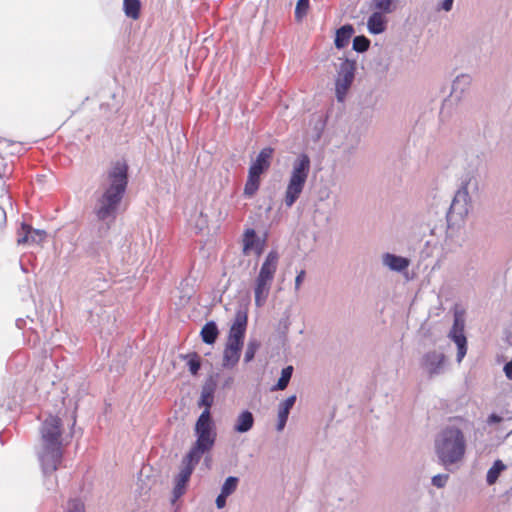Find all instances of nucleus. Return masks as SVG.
I'll use <instances>...</instances> for the list:
<instances>
[{
    "label": "nucleus",
    "instance_id": "obj_1",
    "mask_svg": "<svg viewBox=\"0 0 512 512\" xmlns=\"http://www.w3.org/2000/svg\"><path fill=\"white\" fill-rule=\"evenodd\" d=\"M86 253L91 259L92 263L96 265L99 270L90 273L86 284L83 288V302H90L86 304V308L91 317V323L94 325H101L105 318V312H102V305L106 301L104 292L108 288L106 276L109 273V266L111 264L110 255L108 253V244L104 241H92L86 248Z\"/></svg>",
    "mask_w": 512,
    "mask_h": 512
},
{
    "label": "nucleus",
    "instance_id": "obj_2",
    "mask_svg": "<svg viewBox=\"0 0 512 512\" xmlns=\"http://www.w3.org/2000/svg\"><path fill=\"white\" fill-rule=\"evenodd\" d=\"M128 184V166L123 161L111 165L103 177L93 212L101 226V235L114 223Z\"/></svg>",
    "mask_w": 512,
    "mask_h": 512
},
{
    "label": "nucleus",
    "instance_id": "obj_3",
    "mask_svg": "<svg viewBox=\"0 0 512 512\" xmlns=\"http://www.w3.org/2000/svg\"><path fill=\"white\" fill-rule=\"evenodd\" d=\"M40 447L38 458L44 475L55 472L61 463L62 450V422L57 416L50 415L40 428Z\"/></svg>",
    "mask_w": 512,
    "mask_h": 512
},
{
    "label": "nucleus",
    "instance_id": "obj_4",
    "mask_svg": "<svg viewBox=\"0 0 512 512\" xmlns=\"http://www.w3.org/2000/svg\"><path fill=\"white\" fill-rule=\"evenodd\" d=\"M467 428V422L463 421V429ZM467 439L460 427L448 425L441 429L434 439V450L439 462L449 467L461 462L466 453Z\"/></svg>",
    "mask_w": 512,
    "mask_h": 512
},
{
    "label": "nucleus",
    "instance_id": "obj_5",
    "mask_svg": "<svg viewBox=\"0 0 512 512\" xmlns=\"http://www.w3.org/2000/svg\"><path fill=\"white\" fill-rule=\"evenodd\" d=\"M478 180L474 176H467L461 181L456 191L449 211L447 221L449 226H460L469 213L472 204V195L478 191Z\"/></svg>",
    "mask_w": 512,
    "mask_h": 512
},
{
    "label": "nucleus",
    "instance_id": "obj_6",
    "mask_svg": "<svg viewBox=\"0 0 512 512\" xmlns=\"http://www.w3.org/2000/svg\"><path fill=\"white\" fill-rule=\"evenodd\" d=\"M194 430L196 442L187 454L189 459L200 461L202 455L212 449L216 440L215 425L210 411L204 410L200 414Z\"/></svg>",
    "mask_w": 512,
    "mask_h": 512
},
{
    "label": "nucleus",
    "instance_id": "obj_7",
    "mask_svg": "<svg viewBox=\"0 0 512 512\" xmlns=\"http://www.w3.org/2000/svg\"><path fill=\"white\" fill-rule=\"evenodd\" d=\"M310 171V159L306 154L299 155L292 164L285 189L283 204L291 208L302 194Z\"/></svg>",
    "mask_w": 512,
    "mask_h": 512
},
{
    "label": "nucleus",
    "instance_id": "obj_8",
    "mask_svg": "<svg viewBox=\"0 0 512 512\" xmlns=\"http://www.w3.org/2000/svg\"><path fill=\"white\" fill-rule=\"evenodd\" d=\"M273 153V148L265 147L259 152L256 159L251 163L248 171V177L244 186L245 197L252 198L258 191L261 183V175L269 169Z\"/></svg>",
    "mask_w": 512,
    "mask_h": 512
},
{
    "label": "nucleus",
    "instance_id": "obj_9",
    "mask_svg": "<svg viewBox=\"0 0 512 512\" xmlns=\"http://www.w3.org/2000/svg\"><path fill=\"white\" fill-rule=\"evenodd\" d=\"M419 365L429 379H434L447 372L449 360L443 352L430 350L422 355Z\"/></svg>",
    "mask_w": 512,
    "mask_h": 512
},
{
    "label": "nucleus",
    "instance_id": "obj_10",
    "mask_svg": "<svg viewBox=\"0 0 512 512\" xmlns=\"http://www.w3.org/2000/svg\"><path fill=\"white\" fill-rule=\"evenodd\" d=\"M356 64L351 60H344L339 64L335 80V94L339 102H343L353 84L355 78Z\"/></svg>",
    "mask_w": 512,
    "mask_h": 512
},
{
    "label": "nucleus",
    "instance_id": "obj_11",
    "mask_svg": "<svg viewBox=\"0 0 512 512\" xmlns=\"http://www.w3.org/2000/svg\"><path fill=\"white\" fill-rule=\"evenodd\" d=\"M465 320L461 312L456 311L452 328L448 333V338L457 346L456 360L460 363L467 353V339L464 334Z\"/></svg>",
    "mask_w": 512,
    "mask_h": 512
},
{
    "label": "nucleus",
    "instance_id": "obj_12",
    "mask_svg": "<svg viewBox=\"0 0 512 512\" xmlns=\"http://www.w3.org/2000/svg\"><path fill=\"white\" fill-rule=\"evenodd\" d=\"M199 461H194L188 458V454L183 458L180 471L175 478V486L173 489V501L180 498L186 491L187 483L191 477V474L195 466Z\"/></svg>",
    "mask_w": 512,
    "mask_h": 512
},
{
    "label": "nucleus",
    "instance_id": "obj_13",
    "mask_svg": "<svg viewBox=\"0 0 512 512\" xmlns=\"http://www.w3.org/2000/svg\"><path fill=\"white\" fill-rule=\"evenodd\" d=\"M279 262V254L272 250L270 251L264 262L261 265L260 271L256 277V280L266 284L267 286L271 287L275 273L277 271Z\"/></svg>",
    "mask_w": 512,
    "mask_h": 512
},
{
    "label": "nucleus",
    "instance_id": "obj_14",
    "mask_svg": "<svg viewBox=\"0 0 512 512\" xmlns=\"http://www.w3.org/2000/svg\"><path fill=\"white\" fill-rule=\"evenodd\" d=\"M47 233L44 230L34 229L30 225L26 223H22L20 229L18 230V239L17 243L19 245L24 244H40L46 238Z\"/></svg>",
    "mask_w": 512,
    "mask_h": 512
},
{
    "label": "nucleus",
    "instance_id": "obj_15",
    "mask_svg": "<svg viewBox=\"0 0 512 512\" xmlns=\"http://www.w3.org/2000/svg\"><path fill=\"white\" fill-rule=\"evenodd\" d=\"M472 84V77L469 74H460L452 82L450 97L455 101H460L469 91Z\"/></svg>",
    "mask_w": 512,
    "mask_h": 512
},
{
    "label": "nucleus",
    "instance_id": "obj_16",
    "mask_svg": "<svg viewBox=\"0 0 512 512\" xmlns=\"http://www.w3.org/2000/svg\"><path fill=\"white\" fill-rule=\"evenodd\" d=\"M263 249V243L254 229H247L243 235V252L246 255L254 252L260 254Z\"/></svg>",
    "mask_w": 512,
    "mask_h": 512
},
{
    "label": "nucleus",
    "instance_id": "obj_17",
    "mask_svg": "<svg viewBox=\"0 0 512 512\" xmlns=\"http://www.w3.org/2000/svg\"><path fill=\"white\" fill-rule=\"evenodd\" d=\"M382 263L391 271L403 272L408 268L410 261L408 258L402 256H398L392 253H385L382 256Z\"/></svg>",
    "mask_w": 512,
    "mask_h": 512
},
{
    "label": "nucleus",
    "instance_id": "obj_18",
    "mask_svg": "<svg viewBox=\"0 0 512 512\" xmlns=\"http://www.w3.org/2000/svg\"><path fill=\"white\" fill-rule=\"evenodd\" d=\"M295 402L296 395H291L279 404L278 422L276 426L277 431L280 432L285 428L290 410L294 406Z\"/></svg>",
    "mask_w": 512,
    "mask_h": 512
},
{
    "label": "nucleus",
    "instance_id": "obj_19",
    "mask_svg": "<svg viewBox=\"0 0 512 512\" xmlns=\"http://www.w3.org/2000/svg\"><path fill=\"white\" fill-rule=\"evenodd\" d=\"M254 425V416L248 411H242L236 418L234 431L237 433H246L252 429Z\"/></svg>",
    "mask_w": 512,
    "mask_h": 512
},
{
    "label": "nucleus",
    "instance_id": "obj_20",
    "mask_svg": "<svg viewBox=\"0 0 512 512\" xmlns=\"http://www.w3.org/2000/svg\"><path fill=\"white\" fill-rule=\"evenodd\" d=\"M387 20L380 12H373L367 21V29L371 34L377 35L385 31Z\"/></svg>",
    "mask_w": 512,
    "mask_h": 512
},
{
    "label": "nucleus",
    "instance_id": "obj_21",
    "mask_svg": "<svg viewBox=\"0 0 512 512\" xmlns=\"http://www.w3.org/2000/svg\"><path fill=\"white\" fill-rule=\"evenodd\" d=\"M216 389L215 382L211 379L207 381L201 391V396L199 400V406H204L205 410L210 411V408L214 401V392Z\"/></svg>",
    "mask_w": 512,
    "mask_h": 512
},
{
    "label": "nucleus",
    "instance_id": "obj_22",
    "mask_svg": "<svg viewBox=\"0 0 512 512\" xmlns=\"http://www.w3.org/2000/svg\"><path fill=\"white\" fill-rule=\"evenodd\" d=\"M354 33V28L350 24L343 25L336 31L335 46L338 49L346 47Z\"/></svg>",
    "mask_w": 512,
    "mask_h": 512
},
{
    "label": "nucleus",
    "instance_id": "obj_23",
    "mask_svg": "<svg viewBox=\"0 0 512 512\" xmlns=\"http://www.w3.org/2000/svg\"><path fill=\"white\" fill-rule=\"evenodd\" d=\"M271 287L266 284L255 279L254 283V295H255V305L257 307H262L270 293Z\"/></svg>",
    "mask_w": 512,
    "mask_h": 512
},
{
    "label": "nucleus",
    "instance_id": "obj_24",
    "mask_svg": "<svg viewBox=\"0 0 512 512\" xmlns=\"http://www.w3.org/2000/svg\"><path fill=\"white\" fill-rule=\"evenodd\" d=\"M200 334L204 343L213 344L219 334L216 323L214 321L207 322L203 326Z\"/></svg>",
    "mask_w": 512,
    "mask_h": 512
},
{
    "label": "nucleus",
    "instance_id": "obj_25",
    "mask_svg": "<svg viewBox=\"0 0 512 512\" xmlns=\"http://www.w3.org/2000/svg\"><path fill=\"white\" fill-rule=\"evenodd\" d=\"M240 353H241V351H239V350L225 347L224 354H223V367H225V368L234 367L240 359Z\"/></svg>",
    "mask_w": 512,
    "mask_h": 512
},
{
    "label": "nucleus",
    "instance_id": "obj_26",
    "mask_svg": "<svg viewBox=\"0 0 512 512\" xmlns=\"http://www.w3.org/2000/svg\"><path fill=\"white\" fill-rule=\"evenodd\" d=\"M506 469L505 464L501 460H496L492 467L488 470L486 481L489 485L494 484L502 471Z\"/></svg>",
    "mask_w": 512,
    "mask_h": 512
},
{
    "label": "nucleus",
    "instance_id": "obj_27",
    "mask_svg": "<svg viewBox=\"0 0 512 512\" xmlns=\"http://www.w3.org/2000/svg\"><path fill=\"white\" fill-rule=\"evenodd\" d=\"M397 0H373V8L375 12L392 13L396 8Z\"/></svg>",
    "mask_w": 512,
    "mask_h": 512
},
{
    "label": "nucleus",
    "instance_id": "obj_28",
    "mask_svg": "<svg viewBox=\"0 0 512 512\" xmlns=\"http://www.w3.org/2000/svg\"><path fill=\"white\" fill-rule=\"evenodd\" d=\"M293 370H294L293 366H291V365L283 368L281 371V376L278 379L277 384L273 387L272 390H284L288 386V384L291 380Z\"/></svg>",
    "mask_w": 512,
    "mask_h": 512
},
{
    "label": "nucleus",
    "instance_id": "obj_29",
    "mask_svg": "<svg viewBox=\"0 0 512 512\" xmlns=\"http://www.w3.org/2000/svg\"><path fill=\"white\" fill-rule=\"evenodd\" d=\"M124 11L126 16L137 19L140 13V1L139 0H124Z\"/></svg>",
    "mask_w": 512,
    "mask_h": 512
},
{
    "label": "nucleus",
    "instance_id": "obj_30",
    "mask_svg": "<svg viewBox=\"0 0 512 512\" xmlns=\"http://www.w3.org/2000/svg\"><path fill=\"white\" fill-rule=\"evenodd\" d=\"M238 483H239V479L237 477L229 476L228 478H226V480L222 484L220 493L229 497L236 491V489L238 487Z\"/></svg>",
    "mask_w": 512,
    "mask_h": 512
},
{
    "label": "nucleus",
    "instance_id": "obj_31",
    "mask_svg": "<svg viewBox=\"0 0 512 512\" xmlns=\"http://www.w3.org/2000/svg\"><path fill=\"white\" fill-rule=\"evenodd\" d=\"M247 319L248 317L246 310L239 309L235 313V318L231 327L246 330Z\"/></svg>",
    "mask_w": 512,
    "mask_h": 512
},
{
    "label": "nucleus",
    "instance_id": "obj_32",
    "mask_svg": "<svg viewBox=\"0 0 512 512\" xmlns=\"http://www.w3.org/2000/svg\"><path fill=\"white\" fill-rule=\"evenodd\" d=\"M369 46H370V40L363 35L356 36L353 39V49L356 52L363 53L369 48Z\"/></svg>",
    "mask_w": 512,
    "mask_h": 512
},
{
    "label": "nucleus",
    "instance_id": "obj_33",
    "mask_svg": "<svg viewBox=\"0 0 512 512\" xmlns=\"http://www.w3.org/2000/svg\"><path fill=\"white\" fill-rule=\"evenodd\" d=\"M260 347V343L257 340H250L247 344L245 355H244V361L246 363H249L253 360L255 353Z\"/></svg>",
    "mask_w": 512,
    "mask_h": 512
},
{
    "label": "nucleus",
    "instance_id": "obj_34",
    "mask_svg": "<svg viewBox=\"0 0 512 512\" xmlns=\"http://www.w3.org/2000/svg\"><path fill=\"white\" fill-rule=\"evenodd\" d=\"M187 357L189 358L187 365H188L190 373L192 375L198 374L200 367H201V362H200L199 356L194 353L192 355H188Z\"/></svg>",
    "mask_w": 512,
    "mask_h": 512
},
{
    "label": "nucleus",
    "instance_id": "obj_35",
    "mask_svg": "<svg viewBox=\"0 0 512 512\" xmlns=\"http://www.w3.org/2000/svg\"><path fill=\"white\" fill-rule=\"evenodd\" d=\"M309 0H298L295 8V18L301 20L307 13Z\"/></svg>",
    "mask_w": 512,
    "mask_h": 512
},
{
    "label": "nucleus",
    "instance_id": "obj_36",
    "mask_svg": "<svg viewBox=\"0 0 512 512\" xmlns=\"http://www.w3.org/2000/svg\"><path fill=\"white\" fill-rule=\"evenodd\" d=\"M66 512H84V504L78 499H73L69 501Z\"/></svg>",
    "mask_w": 512,
    "mask_h": 512
},
{
    "label": "nucleus",
    "instance_id": "obj_37",
    "mask_svg": "<svg viewBox=\"0 0 512 512\" xmlns=\"http://www.w3.org/2000/svg\"><path fill=\"white\" fill-rule=\"evenodd\" d=\"M449 476L447 474H438L432 477V484L437 488H442L446 485Z\"/></svg>",
    "mask_w": 512,
    "mask_h": 512
},
{
    "label": "nucleus",
    "instance_id": "obj_38",
    "mask_svg": "<svg viewBox=\"0 0 512 512\" xmlns=\"http://www.w3.org/2000/svg\"><path fill=\"white\" fill-rule=\"evenodd\" d=\"M242 346H243V340L228 337V341L226 344L227 348H232V349L241 351Z\"/></svg>",
    "mask_w": 512,
    "mask_h": 512
},
{
    "label": "nucleus",
    "instance_id": "obj_39",
    "mask_svg": "<svg viewBox=\"0 0 512 512\" xmlns=\"http://www.w3.org/2000/svg\"><path fill=\"white\" fill-rule=\"evenodd\" d=\"M208 225V219L206 215H203V213H200L197 221H196V228L198 231H203Z\"/></svg>",
    "mask_w": 512,
    "mask_h": 512
},
{
    "label": "nucleus",
    "instance_id": "obj_40",
    "mask_svg": "<svg viewBox=\"0 0 512 512\" xmlns=\"http://www.w3.org/2000/svg\"><path fill=\"white\" fill-rule=\"evenodd\" d=\"M245 332L246 330L231 327L229 331V337L244 340Z\"/></svg>",
    "mask_w": 512,
    "mask_h": 512
},
{
    "label": "nucleus",
    "instance_id": "obj_41",
    "mask_svg": "<svg viewBox=\"0 0 512 512\" xmlns=\"http://www.w3.org/2000/svg\"><path fill=\"white\" fill-rule=\"evenodd\" d=\"M454 0H443L440 4L437 6V10H443L445 12H449L453 8Z\"/></svg>",
    "mask_w": 512,
    "mask_h": 512
},
{
    "label": "nucleus",
    "instance_id": "obj_42",
    "mask_svg": "<svg viewBox=\"0 0 512 512\" xmlns=\"http://www.w3.org/2000/svg\"><path fill=\"white\" fill-rule=\"evenodd\" d=\"M305 275H306V273H305V271H304V270H301V271L297 274V276H296V278H295V291H296V292L300 290V287H301L302 282H303V280H304V278H305Z\"/></svg>",
    "mask_w": 512,
    "mask_h": 512
},
{
    "label": "nucleus",
    "instance_id": "obj_43",
    "mask_svg": "<svg viewBox=\"0 0 512 512\" xmlns=\"http://www.w3.org/2000/svg\"><path fill=\"white\" fill-rule=\"evenodd\" d=\"M227 496L223 495L222 493H220L217 498H216V501H215V504H216V507L218 509H222L226 506V500H227Z\"/></svg>",
    "mask_w": 512,
    "mask_h": 512
},
{
    "label": "nucleus",
    "instance_id": "obj_44",
    "mask_svg": "<svg viewBox=\"0 0 512 512\" xmlns=\"http://www.w3.org/2000/svg\"><path fill=\"white\" fill-rule=\"evenodd\" d=\"M504 373L508 379L512 380V360L504 365Z\"/></svg>",
    "mask_w": 512,
    "mask_h": 512
},
{
    "label": "nucleus",
    "instance_id": "obj_45",
    "mask_svg": "<svg viewBox=\"0 0 512 512\" xmlns=\"http://www.w3.org/2000/svg\"><path fill=\"white\" fill-rule=\"evenodd\" d=\"M501 421H502V418L495 413L491 414L487 419V423L489 425H493V424L499 423Z\"/></svg>",
    "mask_w": 512,
    "mask_h": 512
}]
</instances>
